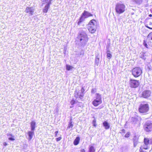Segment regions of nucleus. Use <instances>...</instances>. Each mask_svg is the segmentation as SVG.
<instances>
[{"label":"nucleus","instance_id":"31","mask_svg":"<svg viewBox=\"0 0 152 152\" xmlns=\"http://www.w3.org/2000/svg\"><path fill=\"white\" fill-rule=\"evenodd\" d=\"M73 126V124H72V122H70L68 125L67 128H70L71 127H72Z\"/></svg>","mask_w":152,"mask_h":152},{"label":"nucleus","instance_id":"29","mask_svg":"<svg viewBox=\"0 0 152 152\" xmlns=\"http://www.w3.org/2000/svg\"><path fill=\"white\" fill-rule=\"evenodd\" d=\"M130 132H128L126 133L124 136V137L126 138H128L130 137Z\"/></svg>","mask_w":152,"mask_h":152},{"label":"nucleus","instance_id":"18","mask_svg":"<svg viewBox=\"0 0 152 152\" xmlns=\"http://www.w3.org/2000/svg\"><path fill=\"white\" fill-rule=\"evenodd\" d=\"M138 138L137 137H134L133 139V145L134 147H136L138 143Z\"/></svg>","mask_w":152,"mask_h":152},{"label":"nucleus","instance_id":"40","mask_svg":"<svg viewBox=\"0 0 152 152\" xmlns=\"http://www.w3.org/2000/svg\"><path fill=\"white\" fill-rule=\"evenodd\" d=\"M137 121V118H135L134 119V121Z\"/></svg>","mask_w":152,"mask_h":152},{"label":"nucleus","instance_id":"27","mask_svg":"<svg viewBox=\"0 0 152 152\" xmlns=\"http://www.w3.org/2000/svg\"><path fill=\"white\" fill-rule=\"evenodd\" d=\"M66 69L68 70H71L73 68V67L72 66L68 64L66 65Z\"/></svg>","mask_w":152,"mask_h":152},{"label":"nucleus","instance_id":"19","mask_svg":"<svg viewBox=\"0 0 152 152\" xmlns=\"http://www.w3.org/2000/svg\"><path fill=\"white\" fill-rule=\"evenodd\" d=\"M36 122L34 121H32L31 123V130L32 131H34L36 127Z\"/></svg>","mask_w":152,"mask_h":152},{"label":"nucleus","instance_id":"16","mask_svg":"<svg viewBox=\"0 0 152 152\" xmlns=\"http://www.w3.org/2000/svg\"><path fill=\"white\" fill-rule=\"evenodd\" d=\"M50 3L49 4H47L45 6L44 8L43 9V12L44 13H47L48 12L49 9L50 8Z\"/></svg>","mask_w":152,"mask_h":152},{"label":"nucleus","instance_id":"11","mask_svg":"<svg viewBox=\"0 0 152 152\" xmlns=\"http://www.w3.org/2000/svg\"><path fill=\"white\" fill-rule=\"evenodd\" d=\"M151 92L150 90H145L142 92L141 96L145 98H148L151 96Z\"/></svg>","mask_w":152,"mask_h":152},{"label":"nucleus","instance_id":"20","mask_svg":"<svg viewBox=\"0 0 152 152\" xmlns=\"http://www.w3.org/2000/svg\"><path fill=\"white\" fill-rule=\"evenodd\" d=\"M103 125L106 129H108L110 128V125L107 121H104L103 123Z\"/></svg>","mask_w":152,"mask_h":152},{"label":"nucleus","instance_id":"35","mask_svg":"<svg viewBox=\"0 0 152 152\" xmlns=\"http://www.w3.org/2000/svg\"><path fill=\"white\" fill-rule=\"evenodd\" d=\"M61 139V137H59L56 139L57 141H58L60 140Z\"/></svg>","mask_w":152,"mask_h":152},{"label":"nucleus","instance_id":"13","mask_svg":"<svg viewBox=\"0 0 152 152\" xmlns=\"http://www.w3.org/2000/svg\"><path fill=\"white\" fill-rule=\"evenodd\" d=\"M84 94L80 92L78 90H75L74 96L76 98H79L80 99H82L84 96Z\"/></svg>","mask_w":152,"mask_h":152},{"label":"nucleus","instance_id":"10","mask_svg":"<svg viewBox=\"0 0 152 152\" xmlns=\"http://www.w3.org/2000/svg\"><path fill=\"white\" fill-rule=\"evenodd\" d=\"M140 82L139 80L131 79L129 81V85L132 88H136L140 85Z\"/></svg>","mask_w":152,"mask_h":152},{"label":"nucleus","instance_id":"22","mask_svg":"<svg viewBox=\"0 0 152 152\" xmlns=\"http://www.w3.org/2000/svg\"><path fill=\"white\" fill-rule=\"evenodd\" d=\"M95 149L94 146L90 145L89 146L88 152H95Z\"/></svg>","mask_w":152,"mask_h":152},{"label":"nucleus","instance_id":"39","mask_svg":"<svg viewBox=\"0 0 152 152\" xmlns=\"http://www.w3.org/2000/svg\"><path fill=\"white\" fill-rule=\"evenodd\" d=\"M103 107H104V106H100V107H99L96 108V109H101V108H103Z\"/></svg>","mask_w":152,"mask_h":152},{"label":"nucleus","instance_id":"7","mask_svg":"<svg viewBox=\"0 0 152 152\" xmlns=\"http://www.w3.org/2000/svg\"><path fill=\"white\" fill-rule=\"evenodd\" d=\"M126 6L124 4L117 3L115 7V10L116 13L121 14L124 12L125 11Z\"/></svg>","mask_w":152,"mask_h":152},{"label":"nucleus","instance_id":"17","mask_svg":"<svg viewBox=\"0 0 152 152\" xmlns=\"http://www.w3.org/2000/svg\"><path fill=\"white\" fill-rule=\"evenodd\" d=\"M80 140V138L79 137H76L74 141V144L75 145H77L79 143Z\"/></svg>","mask_w":152,"mask_h":152},{"label":"nucleus","instance_id":"28","mask_svg":"<svg viewBox=\"0 0 152 152\" xmlns=\"http://www.w3.org/2000/svg\"><path fill=\"white\" fill-rule=\"evenodd\" d=\"M112 57V55L110 53L109 51H108L107 52V57L108 58H110Z\"/></svg>","mask_w":152,"mask_h":152},{"label":"nucleus","instance_id":"4","mask_svg":"<svg viewBox=\"0 0 152 152\" xmlns=\"http://www.w3.org/2000/svg\"><path fill=\"white\" fill-rule=\"evenodd\" d=\"M149 109V105L148 103H142L139 106L138 111L140 113L147 114H148Z\"/></svg>","mask_w":152,"mask_h":152},{"label":"nucleus","instance_id":"38","mask_svg":"<svg viewBox=\"0 0 152 152\" xmlns=\"http://www.w3.org/2000/svg\"><path fill=\"white\" fill-rule=\"evenodd\" d=\"M58 131H56L55 132V136L56 137L57 136V135L58 133Z\"/></svg>","mask_w":152,"mask_h":152},{"label":"nucleus","instance_id":"25","mask_svg":"<svg viewBox=\"0 0 152 152\" xmlns=\"http://www.w3.org/2000/svg\"><path fill=\"white\" fill-rule=\"evenodd\" d=\"M52 0H42L43 4H49L50 3V4L51 3Z\"/></svg>","mask_w":152,"mask_h":152},{"label":"nucleus","instance_id":"5","mask_svg":"<svg viewBox=\"0 0 152 152\" xmlns=\"http://www.w3.org/2000/svg\"><path fill=\"white\" fill-rule=\"evenodd\" d=\"M143 45L147 48L152 47V33H150L143 41Z\"/></svg>","mask_w":152,"mask_h":152},{"label":"nucleus","instance_id":"32","mask_svg":"<svg viewBox=\"0 0 152 152\" xmlns=\"http://www.w3.org/2000/svg\"><path fill=\"white\" fill-rule=\"evenodd\" d=\"M75 103V101L73 99H72L70 102V103L72 105L74 104Z\"/></svg>","mask_w":152,"mask_h":152},{"label":"nucleus","instance_id":"26","mask_svg":"<svg viewBox=\"0 0 152 152\" xmlns=\"http://www.w3.org/2000/svg\"><path fill=\"white\" fill-rule=\"evenodd\" d=\"M135 3L137 4L140 5L142 2L143 0H133Z\"/></svg>","mask_w":152,"mask_h":152},{"label":"nucleus","instance_id":"37","mask_svg":"<svg viewBox=\"0 0 152 152\" xmlns=\"http://www.w3.org/2000/svg\"><path fill=\"white\" fill-rule=\"evenodd\" d=\"M3 145L4 146H5L8 145V143L6 142H4L3 143Z\"/></svg>","mask_w":152,"mask_h":152},{"label":"nucleus","instance_id":"30","mask_svg":"<svg viewBox=\"0 0 152 152\" xmlns=\"http://www.w3.org/2000/svg\"><path fill=\"white\" fill-rule=\"evenodd\" d=\"M92 123L93 126L95 127H96V126L97 125L96 124V120L95 119H94L93 120Z\"/></svg>","mask_w":152,"mask_h":152},{"label":"nucleus","instance_id":"2","mask_svg":"<svg viewBox=\"0 0 152 152\" xmlns=\"http://www.w3.org/2000/svg\"><path fill=\"white\" fill-rule=\"evenodd\" d=\"M88 38L86 34L80 33L78 35L76 41L80 42L82 45H85L87 42Z\"/></svg>","mask_w":152,"mask_h":152},{"label":"nucleus","instance_id":"33","mask_svg":"<svg viewBox=\"0 0 152 152\" xmlns=\"http://www.w3.org/2000/svg\"><path fill=\"white\" fill-rule=\"evenodd\" d=\"M126 132V130L125 129H123L121 130V132H120L122 134H125Z\"/></svg>","mask_w":152,"mask_h":152},{"label":"nucleus","instance_id":"21","mask_svg":"<svg viewBox=\"0 0 152 152\" xmlns=\"http://www.w3.org/2000/svg\"><path fill=\"white\" fill-rule=\"evenodd\" d=\"M7 135L8 136H11V137H10L8 138V139L10 140L11 141H14L15 140V136L11 134H7Z\"/></svg>","mask_w":152,"mask_h":152},{"label":"nucleus","instance_id":"41","mask_svg":"<svg viewBox=\"0 0 152 152\" xmlns=\"http://www.w3.org/2000/svg\"><path fill=\"white\" fill-rule=\"evenodd\" d=\"M149 16L150 17H151L152 16V15L151 14H150L149 15Z\"/></svg>","mask_w":152,"mask_h":152},{"label":"nucleus","instance_id":"14","mask_svg":"<svg viewBox=\"0 0 152 152\" xmlns=\"http://www.w3.org/2000/svg\"><path fill=\"white\" fill-rule=\"evenodd\" d=\"M82 15L83 17H84L85 18H87L91 16H92L93 15L90 13L85 10L82 13Z\"/></svg>","mask_w":152,"mask_h":152},{"label":"nucleus","instance_id":"15","mask_svg":"<svg viewBox=\"0 0 152 152\" xmlns=\"http://www.w3.org/2000/svg\"><path fill=\"white\" fill-rule=\"evenodd\" d=\"M32 7H27L26 8V11L27 13L30 14L31 15L33 14L34 10L32 9Z\"/></svg>","mask_w":152,"mask_h":152},{"label":"nucleus","instance_id":"34","mask_svg":"<svg viewBox=\"0 0 152 152\" xmlns=\"http://www.w3.org/2000/svg\"><path fill=\"white\" fill-rule=\"evenodd\" d=\"M85 90L83 87H82L81 89V92H80L82 94H84V92H85Z\"/></svg>","mask_w":152,"mask_h":152},{"label":"nucleus","instance_id":"8","mask_svg":"<svg viewBox=\"0 0 152 152\" xmlns=\"http://www.w3.org/2000/svg\"><path fill=\"white\" fill-rule=\"evenodd\" d=\"M102 103V99L101 95L99 93H97L96 98L92 101V104L94 106L97 107Z\"/></svg>","mask_w":152,"mask_h":152},{"label":"nucleus","instance_id":"24","mask_svg":"<svg viewBox=\"0 0 152 152\" xmlns=\"http://www.w3.org/2000/svg\"><path fill=\"white\" fill-rule=\"evenodd\" d=\"M84 20L83 17L81 15L78 21L77 22V24L78 25H80L81 23Z\"/></svg>","mask_w":152,"mask_h":152},{"label":"nucleus","instance_id":"9","mask_svg":"<svg viewBox=\"0 0 152 152\" xmlns=\"http://www.w3.org/2000/svg\"><path fill=\"white\" fill-rule=\"evenodd\" d=\"M143 129L146 132H150L152 131V123L149 121L146 122L143 125Z\"/></svg>","mask_w":152,"mask_h":152},{"label":"nucleus","instance_id":"1","mask_svg":"<svg viewBox=\"0 0 152 152\" xmlns=\"http://www.w3.org/2000/svg\"><path fill=\"white\" fill-rule=\"evenodd\" d=\"M97 23L96 20L95 19L91 20L88 24V29L89 32L91 33H94L97 28Z\"/></svg>","mask_w":152,"mask_h":152},{"label":"nucleus","instance_id":"23","mask_svg":"<svg viewBox=\"0 0 152 152\" xmlns=\"http://www.w3.org/2000/svg\"><path fill=\"white\" fill-rule=\"evenodd\" d=\"M34 132L29 131L28 132V134L29 137V140H31L33 137V135L34 134Z\"/></svg>","mask_w":152,"mask_h":152},{"label":"nucleus","instance_id":"36","mask_svg":"<svg viewBox=\"0 0 152 152\" xmlns=\"http://www.w3.org/2000/svg\"><path fill=\"white\" fill-rule=\"evenodd\" d=\"M80 152H85V150L84 149L81 148L80 151Z\"/></svg>","mask_w":152,"mask_h":152},{"label":"nucleus","instance_id":"6","mask_svg":"<svg viewBox=\"0 0 152 152\" xmlns=\"http://www.w3.org/2000/svg\"><path fill=\"white\" fill-rule=\"evenodd\" d=\"M131 72L133 76L135 78H137L142 75V71L140 67L136 66L132 69Z\"/></svg>","mask_w":152,"mask_h":152},{"label":"nucleus","instance_id":"12","mask_svg":"<svg viewBox=\"0 0 152 152\" xmlns=\"http://www.w3.org/2000/svg\"><path fill=\"white\" fill-rule=\"evenodd\" d=\"M145 25L147 28L152 29V20L150 19L146 20L145 22Z\"/></svg>","mask_w":152,"mask_h":152},{"label":"nucleus","instance_id":"42","mask_svg":"<svg viewBox=\"0 0 152 152\" xmlns=\"http://www.w3.org/2000/svg\"><path fill=\"white\" fill-rule=\"evenodd\" d=\"M151 12H152V10H151Z\"/></svg>","mask_w":152,"mask_h":152},{"label":"nucleus","instance_id":"3","mask_svg":"<svg viewBox=\"0 0 152 152\" xmlns=\"http://www.w3.org/2000/svg\"><path fill=\"white\" fill-rule=\"evenodd\" d=\"M143 142L146 146L143 147L141 146L139 150V152H150V151H147L143 149L146 150L148 149V145L152 144V138L145 137L144 139Z\"/></svg>","mask_w":152,"mask_h":152}]
</instances>
